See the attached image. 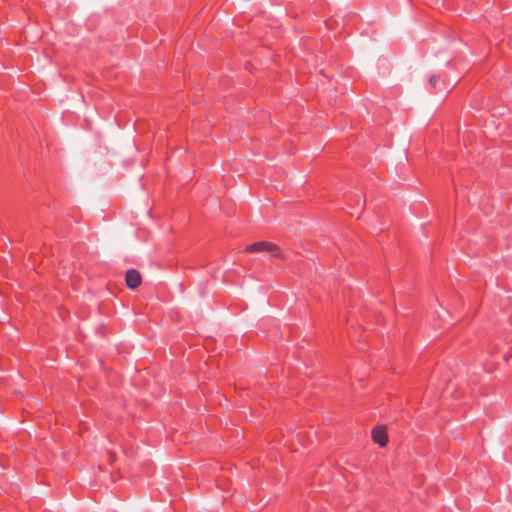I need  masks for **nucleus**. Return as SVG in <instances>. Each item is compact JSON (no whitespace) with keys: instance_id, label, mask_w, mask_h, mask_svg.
Instances as JSON below:
<instances>
[{"instance_id":"f257e3e1","label":"nucleus","mask_w":512,"mask_h":512,"mask_svg":"<svg viewBox=\"0 0 512 512\" xmlns=\"http://www.w3.org/2000/svg\"><path fill=\"white\" fill-rule=\"evenodd\" d=\"M245 251L248 253L269 252L274 258L287 259V255L277 245L268 241L251 243L246 246Z\"/></svg>"},{"instance_id":"f03ea898","label":"nucleus","mask_w":512,"mask_h":512,"mask_svg":"<svg viewBox=\"0 0 512 512\" xmlns=\"http://www.w3.org/2000/svg\"><path fill=\"white\" fill-rule=\"evenodd\" d=\"M125 282L128 288H138L142 282V276L136 269H129L125 274Z\"/></svg>"},{"instance_id":"7ed1b4c3","label":"nucleus","mask_w":512,"mask_h":512,"mask_svg":"<svg viewBox=\"0 0 512 512\" xmlns=\"http://www.w3.org/2000/svg\"><path fill=\"white\" fill-rule=\"evenodd\" d=\"M372 439L380 447L386 446L388 443V436H387L386 428L383 426L375 427L372 430Z\"/></svg>"},{"instance_id":"20e7f679","label":"nucleus","mask_w":512,"mask_h":512,"mask_svg":"<svg viewBox=\"0 0 512 512\" xmlns=\"http://www.w3.org/2000/svg\"><path fill=\"white\" fill-rule=\"evenodd\" d=\"M439 81H440V79L438 76L432 75L429 78V85L431 86L432 89H436V85L439 83Z\"/></svg>"}]
</instances>
